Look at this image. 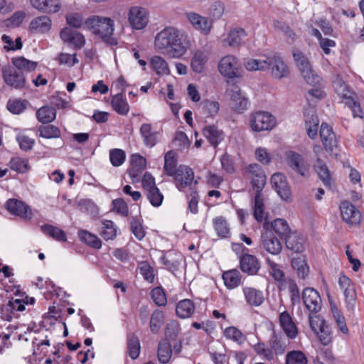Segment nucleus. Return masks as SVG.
Wrapping results in <instances>:
<instances>
[{
	"label": "nucleus",
	"mask_w": 364,
	"mask_h": 364,
	"mask_svg": "<svg viewBox=\"0 0 364 364\" xmlns=\"http://www.w3.org/2000/svg\"><path fill=\"white\" fill-rule=\"evenodd\" d=\"M242 176L250 181L255 191H262L266 184L267 176L260 165L252 163L246 166L242 171Z\"/></svg>",
	"instance_id": "nucleus-3"
},
{
	"label": "nucleus",
	"mask_w": 364,
	"mask_h": 364,
	"mask_svg": "<svg viewBox=\"0 0 364 364\" xmlns=\"http://www.w3.org/2000/svg\"><path fill=\"white\" fill-rule=\"evenodd\" d=\"M293 57L305 81L309 85L318 84L321 77L314 73L308 58L304 53L296 50L293 52Z\"/></svg>",
	"instance_id": "nucleus-5"
},
{
	"label": "nucleus",
	"mask_w": 364,
	"mask_h": 364,
	"mask_svg": "<svg viewBox=\"0 0 364 364\" xmlns=\"http://www.w3.org/2000/svg\"><path fill=\"white\" fill-rule=\"evenodd\" d=\"M151 68L158 75H168L170 70L166 60L159 55H154L150 60Z\"/></svg>",
	"instance_id": "nucleus-38"
},
{
	"label": "nucleus",
	"mask_w": 364,
	"mask_h": 364,
	"mask_svg": "<svg viewBox=\"0 0 364 364\" xmlns=\"http://www.w3.org/2000/svg\"><path fill=\"white\" fill-rule=\"evenodd\" d=\"M176 186L182 191L192 184L194 178V172L191 168L186 165L178 166V171L173 176Z\"/></svg>",
	"instance_id": "nucleus-9"
},
{
	"label": "nucleus",
	"mask_w": 364,
	"mask_h": 364,
	"mask_svg": "<svg viewBox=\"0 0 364 364\" xmlns=\"http://www.w3.org/2000/svg\"><path fill=\"white\" fill-rule=\"evenodd\" d=\"M41 230L45 235L58 242H65L67 240L65 232L58 227L50 224H45L41 227Z\"/></svg>",
	"instance_id": "nucleus-37"
},
{
	"label": "nucleus",
	"mask_w": 364,
	"mask_h": 364,
	"mask_svg": "<svg viewBox=\"0 0 364 364\" xmlns=\"http://www.w3.org/2000/svg\"><path fill=\"white\" fill-rule=\"evenodd\" d=\"M132 168L129 175L134 180L138 178L146 166V159L139 154H132L131 156Z\"/></svg>",
	"instance_id": "nucleus-29"
},
{
	"label": "nucleus",
	"mask_w": 364,
	"mask_h": 364,
	"mask_svg": "<svg viewBox=\"0 0 364 364\" xmlns=\"http://www.w3.org/2000/svg\"><path fill=\"white\" fill-rule=\"evenodd\" d=\"M130 229L134 236L141 240L145 237V230L141 220L136 217H132L130 220Z\"/></svg>",
	"instance_id": "nucleus-57"
},
{
	"label": "nucleus",
	"mask_w": 364,
	"mask_h": 364,
	"mask_svg": "<svg viewBox=\"0 0 364 364\" xmlns=\"http://www.w3.org/2000/svg\"><path fill=\"white\" fill-rule=\"evenodd\" d=\"M164 314L161 310L156 309L151 314L149 322L150 330L152 333L158 334L164 323Z\"/></svg>",
	"instance_id": "nucleus-40"
},
{
	"label": "nucleus",
	"mask_w": 364,
	"mask_h": 364,
	"mask_svg": "<svg viewBox=\"0 0 364 364\" xmlns=\"http://www.w3.org/2000/svg\"><path fill=\"white\" fill-rule=\"evenodd\" d=\"M279 324L282 330L290 339H294L298 335V328L287 311L279 314Z\"/></svg>",
	"instance_id": "nucleus-20"
},
{
	"label": "nucleus",
	"mask_w": 364,
	"mask_h": 364,
	"mask_svg": "<svg viewBox=\"0 0 364 364\" xmlns=\"http://www.w3.org/2000/svg\"><path fill=\"white\" fill-rule=\"evenodd\" d=\"M246 302L252 306H259L264 301L263 291L253 287H245L242 288Z\"/></svg>",
	"instance_id": "nucleus-25"
},
{
	"label": "nucleus",
	"mask_w": 364,
	"mask_h": 364,
	"mask_svg": "<svg viewBox=\"0 0 364 364\" xmlns=\"http://www.w3.org/2000/svg\"><path fill=\"white\" fill-rule=\"evenodd\" d=\"M101 236L105 240H113L117 235V230L112 220H105L102 222Z\"/></svg>",
	"instance_id": "nucleus-55"
},
{
	"label": "nucleus",
	"mask_w": 364,
	"mask_h": 364,
	"mask_svg": "<svg viewBox=\"0 0 364 364\" xmlns=\"http://www.w3.org/2000/svg\"><path fill=\"white\" fill-rule=\"evenodd\" d=\"M9 166L12 170L21 173L27 172L30 168L28 160L21 157H13L9 161Z\"/></svg>",
	"instance_id": "nucleus-53"
},
{
	"label": "nucleus",
	"mask_w": 364,
	"mask_h": 364,
	"mask_svg": "<svg viewBox=\"0 0 364 364\" xmlns=\"http://www.w3.org/2000/svg\"><path fill=\"white\" fill-rule=\"evenodd\" d=\"M267 61V59H250L245 63V67L249 71L264 70L268 69Z\"/></svg>",
	"instance_id": "nucleus-63"
},
{
	"label": "nucleus",
	"mask_w": 364,
	"mask_h": 364,
	"mask_svg": "<svg viewBox=\"0 0 364 364\" xmlns=\"http://www.w3.org/2000/svg\"><path fill=\"white\" fill-rule=\"evenodd\" d=\"M267 63L268 69L271 68V73L273 77L282 79L288 75V67L280 55L275 54L267 57Z\"/></svg>",
	"instance_id": "nucleus-12"
},
{
	"label": "nucleus",
	"mask_w": 364,
	"mask_h": 364,
	"mask_svg": "<svg viewBox=\"0 0 364 364\" xmlns=\"http://www.w3.org/2000/svg\"><path fill=\"white\" fill-rule=\"evenodd\" d=\"M223 279L228 289H234L241 283V274L237 269L225 272L223 274Z\"/></svg>",
	"instance_id": "nucleus-39"
},
{
	"label": "nucleus",
	"mask_w": 364,
	"mask_h": 364,
	"mask_svg": "<svg viewBox=\"0 0 364 364\" xmlns=\"http://www.w3.org/2000/svg\"><path fill=\"white\" fill-rule=\"evenodd\" d=\"M164 161V173L168 176H173L178 171L177 154L172 150L169 151L165 154Z\"/></svg>",
	"instance_id": "nucleus-32"
},
{
	"label": "nucleus",
	"mask_w": 364,
	"mask_h": 364,
	"mask_svg": "<svg viewBox=\"0 0 364 364\" xmlns=\"http://www.w3.org/2000/svg\"><path fill=\"white\" fill-rule=\"evenodd\" d=\"M128 20L132 28L135 29H142L148 23V12L145 9L141 7H132L129 11Z\"/></svg>",
	"instance_id": "nucleus-11"
},
{
	"label": "nucleus",
	"mask_w": 364,
	"mask_h": 364,
	"mask_svg": "<svg viewBox=\"0 0 364 364\" xmlns=\"http://www.w3.org/2000/svg\"><path fill=\"white\" fill-rule=\"evenodd\" d=\"M271 183L272 188L283 200H287L291 198V189L284 174L274 173L271 177Z\"/></svg>",
	"instance_id": "nucleus-14"
},
{
	"label": "nucleus",
	"mask_w": 364,
	"mask_h": 364,
	"mask_svg": "<svg viewBox=\"0 0 364 364\" xmlns=\"http://www.w3.org/2000/svg\"><path fill=\"white\" fill-rule=\"evenodd\" d=\"M271 226L274 232L277 233L281 239H284L291 232L288 223L284 219H275L272 223Z\"/></svg>",
	"instance_id": "nucleus-46"
},
{
	"label": "nucleus",
	"mask_w": 364,
	"mask_h": 364,
	"mask_svg": "<svg viewBox=\"0 0 364 364\" xmlns=\"http://www.w3.org/2000/svg\"><path fill=\"white\" fill-rule=\"evenodd\" d=\"M85 24L95 36L109 46H116L117 40L113 37L114 21L109 17L92 16L85 21Z\"/></svg>",
	"instance_id": "nucleus-2"
},
{
	"label": "nucleus",
	"mask_w": 364,
	"mask_h": 364,
	"mask_svg": "<svg viewBox=\"0 0 364 364\" xmlns=\"http://www.w3.org/2000/svg\"><path fill=\"white\" fill-rule=\"evenodd\" d=\"M267 264L269 269V274L274 278V279L279 282H284L285 274L284 271L281 269L279 265L269 259H267Z\"/></svg>",
	"instance_id": "nucleus-58"
},
{
	"label": "nucleus",
	"mask_w": 364,
	"mask_h": 364,
	"mask_svg": "<svg viewBox=\"0 0 364 364\" xmlns=\"http://www.w3.org/2000/svg\"><path fill=\"white\" fill-rule=\"evenodd\" d=\"M302 300L311 314H316L321 311L322 300L319 293L314 288L306 287L302 291Z\"/></svg>",
	"instance_id": "nucleus-7"
},
{
	"label": "nucleus",
	"mask_w": 364,
	"mask_h": 364,
	"mask_svg": "<svg viewBox=\"0 0 364 364\" xmlns=\"http://www.w3.org/2000/svg\"><path fill=\"white\" fill-rule=\"evenodd\" d=\"M146 197L154 207H159L164 200L163 194L156 186L146 191Z\"/></svg>",
	"instance_id": "nucleus-60"
},
{
	"label": "nucleus",
	"mask_w": 364,
	"mask_h": 364,
	"mask_svg": "<svg viewBox=\"0 0 364 364\" xmlns=\"http://www.w3.org/2000/svg\"><path fill=\"white\" fill-rule=\"evenodd\" d=\"M60 37L75 50L81 49L85 44V36L69 27H65L60 31Z\"/></svg>",
	"instance_id": "nucleus-10"
},
{
	"label": "nucleus",
	"mask_w": 364,
	"mask_h": 364,
	"mask_svg": "<svg viewBox=\"0 0 364 364\" xmlns=\"http://www.w3.org/2000/svg\"><path fill=\"white\" fill-rule=\"evenodd\" d=\"M245 36V31L243 28H237L231 30L225 40L228 43L229 46L232 47H237L240 45L242 38Z\"/></svg>",
	"instance_id": "nucleus-48"
},
{
	"label": "nucleus",
	"mask_w": 364,
	"mask_h": 364,
	"mask_svg": "<svg viewBox=\"0 0 364 364\" xmlns=\"http://www.w3.org/2000/svg\"><path fill=\"white\" fill-rule=\"evenodd\" d=\"M141 346L137 336L130 333L127 338V353L133 359H136L140 354Z\"/></svg>",
	"instance_id": "nucleus-31"
},
{
	"label": "nucleus",
	"mask_w": 364,
	"mask_h": 364,
	"mask_svg": "<svg viewBox=\"0 0 364 364\" xmlns=\"http://www.w3.org/2000/svg\"><path fill=\"white\" fill-rule=\"evenodd\" d=\"M284 240L287 247L292 252L301 253L305 249L304 237L296 232H290Z\"/></svg>",
	"instance_id": "nucleus-26"
},
{
	"label": "nucleus",
	"mask_w": 364,
	"mask_h": 364,
	"mask_svg": "<svg viewBox=\"0 0 364 364\" xmlns=\"http://www.w3.org/2000/svg\"><path fill=\"white\" fill-rule=\"evenodd\" d=\"M277 124L275 117L268 112L257 111L250 117V125L255 132L272 129Z\"/></svg>",
	"instance_id": "nucleus-4"
},
{
	"label": "nucleus",
	"mask_w": 364,
	"mask_h": 364,
	"mask_svg": "<svg viewBox=\"0 0 364 364\" xmlns=\"http://www.w3.org/2000/svg\"><path fill=\"white\" fill-rule=\"evenodd\" d=\"M308 360L301 350H292L286 355V364H307Z\"/></svg>",
	"instance_id": "nucleus-54"
},
{
	"label": "nucleus",
	"mask_w": 364,
	"mask_h": 364,
	"mask_svg": "<svg viewBox=\"0 0 364 364\" xmlns=\"http://www.w3.org/2000/svg\"><path fill=\"white\" fill-rule=\"evenodd\" d=\"M231 100L233 103V108L238 112H242L247 107L248 100L243 95L240 90H232Z\"/></svg>",
	"instance_id": "nucleus-42"
},
{
	"label": "nucleus",
	"mask_w": 364,
	"mask_h": 364,
	"mask_svg": "<svg viewBox=\"0 0 364 364\" xmlns=\"http://www.w3.org/2000/svg\"><path fill=\"white\" fill-rule=\"evenodd\" d=\"M188 17L190 22L196 29L200 31L205 34L210 32L212 27L211 20L196 13L189 14Z\"/></svg>",
	"instance_id": "nucleus-28"
},
{
	"label": "nucleus",
	"mask_w": 364,
	"mask_h": 364,
	"mask_svg": "<svg viewBox=\"0 0 364 364\" xmlns=\"http://www.w3.org/2000/svg\"><path fill=\"white\" fill-rule=\"evenodd\" d=\"M11 63L14 69L23 73V71L31 72L35 70L38 65L37 62L29 60L23 56L13 58Z\"/></svg>",
	"instance_id": "nucleus-36"
},
{
	"label": "nucleus",
	"mask_w": 364,
	"mask_h": 364,
	"mask_svg": "<svg viewBox=\"0 0 364 364\" xmlns=\"http://www.w3.org/2000/svg\"><path fill=\"white\" fill-rule=\"evenodd\" d=\"M208 54L204 50H197L194 53L191 60V68L193 70L198 73L203 72L208 61Z\"/></svg>",
	"instance_id": "nucleus-33"
},
{
	"label": "nucleus",
	"mask_w": 364,
	"mask_h": 364,
	"mask_svg": "<svg viewBox=\"0 0 364 364\" xmlns=\"http://www.w3.org/2000/svg\"><path fill=\"white\" fill-rule=\"evenodd\" d=\"M343 290L346 309L348 311L353 312L354 311L356 299L354 287L353 285L343 289Z\"/></svg>",
	"instance_id": "nucleus-59"
},
{
	"label": "nucleus",
	"mask_w": 364,
	"mask_h": 364,
	"mask_svg": "<svg viewBox=\"0 0 364 364\" xmlns=\"http://www.w3.org/2000/svg\"><path fill=\"white\" fill-rule=\"evenodd\" d=\"M273 26L276 29L284 33L288 43H292L295 41L296 37V33L287 23L281 21L274 20Z\"/></svg>",
	"instance_id": "nucleus-49"
},
{
	"label": "nucleus",
	"mask_w": 364,
	"mask_h": 364,
	"mask_svg": "<svg viewBox=\"0 0 364 364\" xmlns=\"http://www.w3.org/2000/svg\"><path fill=\"white\" fill-rule=\"evenodd\" d=\"M25 310V306L21 302L20 299H11L6 304L2 306L1 309V318L8 321H11L14 318L19 316V312Z\"/></svg>",
	"instance_id": "nucleus-17"
},
{
	"label": "nucleus",
	"mask_w": 364,
	"mask_h": 364,
	"mask_svg": "<svg viewBox=\"0 0 364 364\" xmlns=\"http://www.w3.org/2000/svg\"><path fill=\"white\" fill-rule=\"evenodd\" d=\"M291 266L299 278L305 279L309 275V267L304 257L299 256L292 258Z\"/></svg>",
	"instance_id": "nucleus-35"
},
{
	"label": "nucleus",
	"mask_w": 364,
	"mask_h": 364,
	"mask_svg": "<svg viewBox=\"0 0 364 364\" xmlns=\"http://www.w3.org/2000/svg\"><path fill=\"white\" fill-rule=\"evenodd\" d=\"M320 137L327 151H333V149L337 146L336 134L331 127L326 123H322L321 125Z\"/></svg>",
	"instance_id": "nucleus-21"
},
{
	"label": "nucleus",
	"mask_w": 364,
	"mask_h": 364,
	"mask_svg": "<svg viewBox=\"0 0 364 364\" xmlns=\"http://www.w3.org/2000/svg\"><path fill=\"white\" fill-rule=\"evenodd\" d=\"M195 304L191 299L180 301L176 306V314L181 318H190L194 313Z\"/></svg>",
	"instance_id": "nucleus-30"
},
{
	"label": "nucleus",
	"mask_w": 364,
	"mask_h": 364,
	"mask_svg": "<svg viewBox=\"0 0 364 364\" xmlns=\"http://www.w3.org/2000/svg\"><path fill=\"white\" fill-rule=\"evenodd\" d=\"M151 296L157 306H164L166 304V296L162 287H157L153 289L151 291Z\"/></svg>",
	"instance_id": "nucleus-64"
},
{
	"label": "nucleus",
	"mask_w": 364,
	"mask_h": 364,
	"mask_svg": "<svg viewBox=\"0 0 364 364\" xmlns=\"http://www.w3.org/2000/svg\"><path fill=\"white\" fill-rule=\"evenodd\" d=\"M264 203L262 192L255 191L254 199V217L258 222L264 219Z\"/></svg>",
	"instance_id": "nucleus-44"
},
{
	"label": "nucleus",
	"mask_w": 364,
	"mask_h": 364,
	"mask_svg": "<svg viewBox=\"0 0 364 364\" xmlns=\"http://www.w3.org/2000/svg\"><path fill=\"white\" fill-rule=\"evenodd\" d=\"M213 225L219 237H228L230 236V228L224 217L220 216L214 218Z\"/></svg>",
	"instance_id": "nucleus-45"
},
{
	"label": "nucleus",
	"mask_w": 364,
	"mask_h": 364,
	"mask_svg": "<svg viewBox=\"0 0 364 364\" xmlns=\"http://www.w3.org/2000/svg\"><path fill=\"white\" fill-rule=\"evenodd\" d=\"M158 358L161 363H167L172 355L171 345L168 342H160L158 346Z\"/></svg>",
	"instance_id": "nucleus-51"
},
{
	"label": "nucleus",
	"mask_w": 364,
	"mask_h": 364,
	"mask_svg": "<svg viewBox=\"0 0 364 364\" xmlns=\"http://www.w3.org/2000/svg\"><path fill=\"white\" fill-rule=\"evenodd\" d=\"M28 102L22 100H9L7 102L8 109L13 114H19L27 107Z\"/></svg>",
	"instance_id": "nucleus-61"
},
{
	"label": "nucleus",
	"mask_w": 364,
	"mask_h": 364,
	"mask_svg": "<svg viewBox=\"0 0 364 364\" xmlns=\"http://www.w3.org/2000/svg\"><path fill=\"white\" fill-rule=\"evenodd\" d=\"M139 132L145 146L151 148L156 144L159 132L153 130L151 124H142L139 129Z\"/></svg>",
	"instance_id": "nucleus-24"
},
{
	"label": "nucleus",
	"mask_w": 364,
	"mask_h": 364,
	"mask_svg": "<svg viewBox=\"0 0 364 364\" xmlns=\"http://www.w3.org/2000/svg\"><path fill=\"white\" fill-rule=\"evenodd\" d=\"M78 236L82 242L93 248L100 249L102 246L101 240L87 230H80L78 232Z\"/></svg>",
	"instance_id": "nucleus-43"
},
{
	"label": "nucleus",
	"mask_w": 364,
	"mask_h": 364,
	"mask_svg": "<svg viewBox=\"0 0 364 364\" xmlns=\"http://www.w3.org/2000/svg\"><path fill=\"white\" fill-rule=\"evenodd\" d=\"M2 77L5 83L16 90H21L26 86V77L23 72L14 69L10 65L1 68Z\"/></svg>",
	"instance_id": "nucleus-6"
},
{
	"label": "nucleus",
	"mask_w": 364,
	"mask_h": 364,
	"mask_svg": "<svg viewBox=\"0 0 364 364\" xmlns=\"http://www.w3.org/2000/svg\"><path fill=\"white\" fill-rule=\"evenodd\" d=\"M39 136L46 139L59 138L61 136L60 129L53 124L41 125L38 127Z\"/></svg>",
	"instance_id": "nucleus-47"
},
{
	"label": "nucleus",
	"mask_w": 364,
	"mask_h": 364,
	"mask_svg": "<svg viewBox=\"0 0 364 364\" xmlns=\"http://www.w3.org/2000/svg\"><path fill=\"white\" fill-rule=\"evenodd\" d=\"M52 21L48 16H41L34 18L30 23L29 29L33 33H44L50 31Z\"/></svg>",
	"instance_id": "nucleus-22"
},
{
	"label": "nucleus",
	"mask_w": 364,
	"mask_h": 364,
	"mask_svg": "<svg viewBox=\"0 0 364 364\" xmlns=\"http://www.w3.org/2000/svg\"><path fill=\"white\" fill-rule=\"evenodd\" d=\"M111 105L113 109L120 115H127L129 111V105L122 93H118L112 97Z\"/></svg>",
	"instance_id": "nucleus-34"
},
{
	"label": "nucleus",
	"mask_w": 364,
	"mask_h": 364,
	"mask_svg": "<svg viewBox=\"0 0 364 364\" xmlns=\"http://www.w3.org/2000/svg\"><path fill=\"white\" fill-rule=\"evenodd\" d=\"M268 343L270 346L269 350H272L274 358L277 355H282L284 353L287 348L285 338L282 333H277L274 331L269 338Z\"/></svg>",
	"instance_id": "nucleus-27"
},
{
	"label": "nucleus",
	"mask_w": 364,
	"mask_h": 364,
	"mask_svg": "<svg viewBox=\"0 0 364 364\" xmlns=\"http://www.w3.org/2000/svg\"><path fill=\"white\" fill-rule=\"evenodd\" d=\"M340 209L342 218L346 223L350 225H355L360 223L361 214L360 211L350 202H342Z\"/></svg>",
	"instance_id": "nucleus-18"
},
{
	"label": "nucleus",
	"mask_w": 364,
	"mask_h": 364,
	"mask_svg": "<svg viewBox=\"0 0 364 364\" xmlns=\"http://www.w3.org/2000/svg\"><path fill=\"white\" fill-rule=\"evenodd\" d=\"M137 268L139 269L140 274L142 275L144 280L149 283H153L154 282V269L150 265L149 262L141 261L138 262Z\"/></svg>",
	"instance_id": "nucleus-50"
},
{
	"label": "nucleus",
	"mask_w": 364,
	"mask_h": 364,
	"mask_svg": "<svg viewBox=\"0 0 364 364\" xmlns=\"http://www.w3.org/2000/svg\"><path fill=\"white\" fill-rule=\"evenodd\" d=\"M239 62L237 58L232 55L222 58L218 64V70L221 75L228 78L238 77Z\"/></svg>",
	"instance_id": "nucleus-8"
},
{
	"label": "nucleus",
	"mask_w": 364,
	"mask_h": 364,
	"mask_svg": "<svg viewBox=\"0 0 364 364\" xmlns=\"http://www.w3.org/2000/svg\"><path fill=\"white\" fill-rule=\"evenodd\" d=\"M288 165L296 173L302 176L308 173L309 164L304 157L299 153L289 151L287 153Z\"/></svg>",
	"instance_id": "nucleus-13"
},
{
	"label": "nucleus",
	"mask_w": 364,
	"mask_h": 364,
	"mask_svg": "<svg viewBox=\"0 0 364 364\" xmlns=\"http://www.w3.org/2000/svg\"><path fill=\"white\" fill-rule=\"evenodd\" d=\"M261 246L267 252L277 255L282 250L279 240L271 231H265L261 235Z\"/></svg>",
	"instance_id": "nucleus-15"
},
{
	"label": "nucleus",
	"mask_w": 364,
	"mask_h": 364,
	"mask_svg": "<svg viewBox=\"0 0 364 364\" xmlns=\"http://www.w3.org/2000/svg\"><path fill=\"white\" fill-rule=\"evenodd\" d=\"M126 154L122 149H113L109 151V160L112 166H119L125 161Z\"/></svg>",
	"instance_id": "nucleus-62"
},
{
	"label": "nucleus",
	"mask_w": 364,
	"mask_h": 364,
	"mask_svg": "<svg viewBox=\"0 0 364 364\" xmlns=\"http://www.w3.org/2000/svg\"><path fill=\"white\" fill-rule=\"evenodd\" d=\"M6 209L11 214L23 219L30 220L32 218L33 214L30 207L21 200L15 198L8 200L6 202Z\"/></svg>",
	"instance_id": "nucleus-16"
},
{
	"label": "nucleus",
	"mask_w": 364,
	"mask_h": 364,
	"mask_svg": "<svg viewBox=\"0 0 364 364\" xmlns=\"http://www.w3.org/2000/svg\"><path fill=\"white\" fill-rule=\"evenodd\" d=\"M200 107L207 117H213L218 112L220 105L216 101L203 100L200 103Z\"/></svg>",
	"instance_id": "nucleus-56"
},
{
	"label": "nucleus",
	"mask_w": 364,
	"mask_h": 364,
	"mask_svg": "<svg viewBox=\"0 0 364 364\" xmlns=\"http://www.w3.org/2000/svg\"><path fill=\"white\" fill-rule=\"evenodd\" d=\"M203 134L214 148H216L225 137L224 132L215 125L205 126L203 129Z\"/></svg>",
	"instance_id": "nucleus-23"
},
{
	"label": "nucleus",
	"mask_w": 364,
	"mask_h": 364,
	"mask_svg": "<svg viewBox=\"0 0 364 364\" xmlns=\"http://www.w3.org/2000/svg\"><path fill=\"white\" fill-rule=\"evenodd\" d=\"M56 110L51 106H43L36 112V117L39 122L48 124L55 119Z\"/></svg>",
	"instance_id": "nucleus-41"
},
{
	"label": "nucleus",
	"mask_w": 364,
	"mask_h": 364,
	"mask_svg": "<svg viewBox=\"0 0 364 364\" xmlns=\"http://www.w3.org/2000/svg\"><path fill=\"white\" fill-rule=\"evenodd\" d=\"M240 267L248 275H256L261 268V264L255 255L244 254L240 258Z\"/></svg>",
	"instance_id": "nucleus-19"
},
{
	"label": "nucleus",
	"mask_w": 364,
	"mask_h": 364,
	"mask_svg": "<svg viewBox=\"0 0 364 364\" xmlns=\"http://www.w3.org/2000/svg\"><path fill=\"white\" fill-rule=\"evenodd\" d=\"M316 171L318 173L319 178L322 181L323 184L328 188H331V175L329 170L326 165L323 163L320 159L317 161V165L316 166Z\"/></svg>",
	"instance_id": "nucleus-52"
},
{
	"label": "nucleus",
	"mask_w": 364,
	"mask_h": 364,
	"mask_svg": "<svg viewBox=\"0 0 364 364\" xmlns=\"http://www.w3.org/2000/svg\"><path fill=\"white\" fill-rule=\"evenodd\" d=\"M155 48L172 58H179L187 51L186 37L178 29L168 26L159 32L154 38Z\"/></svg>",
	"instance_id": "nucleus-1"
}]
</instances>
